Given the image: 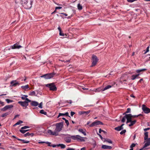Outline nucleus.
<instances>
[{
	"label": "nucleus",
	"mask_w": 150,
	"mask_h": 150,
	"mask_svg": "<svg viewBox=\"0 0 150 150\" xmlns=\"http://www.w3.org/2000/svg\"><path fill=\"white\" fill-rule=\"evenodd\" d=\"M136 144L134 143H132L130 146L131 149H133V147L135 146Z\"/></svg>",
	"instance_id": "nucleus-41"
},
{
	"label": "nucleus",
	"mask_w": 150,
	"mask_h": 150,
	"mask_svg": "<svg viewBox=\"0 0 150 150\" xmlns=\"http://www.w3.org/2000/svg\"><path fill=\"white\" fill-rule=\"evenodd\" d=\"M77 7L79 10H81L82 9V6L80 4H78Z\"/></svg>",
	"instance_id": "nucleus-28"
},
{
	"label": "nucleus",
	"mask_w": 150,
	"mask_h": 150,
	"mask_svg": "<svg viewBox=\"0 0 150 150\" xmlns=\"http://www.w3.org/2000/svg\"><path fill=\"white\" fill-rule=\"evenodd\" d=\"M8 114H9V113L8 112H6V113H4L2 115V117H4L6 116V115H8Z\"/></svg>",
	"instance_id": "nucleus-37"
},
{
	"label": "nucleus",
	"mask_w": 150,
	"mask_h": 150,
	"mask_svg": "<svg viewBox=\"0 0 150 150\" xmlns=\"http://www.w3.org/2000/svg\"><path fill=\"white\" fill-rule=\"evenodd\" d=\"M29 126H25L24 127H23L21 128V129H26L28 128H29Z\"/></svg>",
	"instance_id": "nucleus-36"
},
{
	"label": "nucleus",
	"mask_w": 150,
	"mask_h": 150,
	"mask_svg": "<svg viewBox=\"0 0 150 150\" xmlns=\"http://www.w3.org/2000/svg\"><path fill=\"white\" fill-rule=\"evenodd\" d=\"M98 134L99 136L100 137V139H102V140H103V137H102V136L100 134Z\"/></svg>",
	"instance_id": "nucleus-57"
},
{
	"label": "nucleus",
	"mask_w": 150,
	"mask_h": 150,
	"mask_svg": "<svg viewBox=\"0 0 150 150\" xmlns=\"http://www.w3.org/2000/svg\"><path fill=\"white\" fill-rule=\"evenodd\" d=\"M29 130V129H27L25 130H24L23 129H21L20 130V131L23 134H24L26 132Z\"/></svg>",
	"instance_id": "nucleus-31"
},
{
	"label": "nucleus",
	"mask_w": 150,
	"mask_h": 150,
	"mask_svg": "<svg viewBox=\"0 0 150 150\" xmlns=\"http://www.w3.org/2000/svg\"><path fill=\"white\" fill-rule=\"evenodd\" d=\"M130 111H131V109L129 108H127V110L126 111L125 113H129V112H130Z\"/></svg>",
	"instance_id": "nucleus-38"
},
{
	"label": "nucleus",
	"mask_w": 150,
	"mask_h": 150,
	"mask_svg": "<svg viewBox=\"0 0 150 150\" xmlns=\"http://www.w3.org/2000/svg\"><path fill=\"white\" fill-rule=\"evenodd\" d=\"M27 1V0H15L16 3L18 5L21 4L23 6H24V4H25L26 2Z\"/></svg>",
	"instance_id": "nucleus-10"
},
{
	"label": "nucleus",
	"mask_w": 150,
	"mask_h": 150,
	"mask_svg": "<svg viewBox=\"0 0 150 150\" xmlns=\"http://www.w3.org/2000/svg\"><path fill=\"white\" fill-rule=\"evenodd\" d=\"M146 69H141L137 70H136V72L137 73H139V72H142V71H146Z\"/></svg>",
	"instance_id": "nucleus-29"
},
{
	"label": "nucleus",
	"mask_w": 150,
	"mask_h": 150,
	"mask_svg": "<svg viewBox=\"0 0 150 150\" xmlns=\"http://www.w3.org/2000/svg\"><path fill=\"white\" fill-rule=\"evenodd\" d=\"M64 116H67L70 117V116L69 115V113L68 112H66L65 113H64Z\"/></svg>",
	"instance_id": "nucleus-50"
},
{
	"label": "nucleus",
	"mask_w": 150,
	"mask_h": 150,
	"mask_svg": "<svg viewBox=\"0 0 150 150\" xmlns=\"http://www.w3.org/2000/svg\"><path fill=\"white\" fill-rule=\"evenodd\" d=\"M21 141L23 143H25V144L29 143V141H26L24 139H22V140H21Z\"/></svg>",
	"instance_id": "nucleus-35"
},
{
	"label": "nucleus",
	"mask_w": 150,
	"mask_h": 150,
	"mask_svg": "<svg viewBox=\"0 0 150 150\" xmlns=\"http://www.w3.org/2000/svg\"><path fill=\"white\" fill-rule=\"evenodd\" d=\"M78 131L79 132L82 133L85 136L86 135V130L85 129H78Z\"/></svg>",
	"instance_id": "nucleus-21"
},
{
	"label": "nucleus",
	"mask_w": 150,
	"mask_h": 150,
	"mask_svg": "<svg viewBox=\"0 0 150 150\" xmlns=\"http://www.w3.org/2000/svg\"><path fill=\"white\" fill-rule=\"evenodd\" d=\"M52 146L53 147H55L56 146H57V145H51V146Z\"/></svg>",
	"instance_id": "nucleus-62"
},
{
	"label": "nucleus",
	"mask_w": 150,
	"mask_h": 150,
	"mask_svg": "<svg viewBox=\"0 0 150 150\" xmlns=\"http://www.w3.org/2000/svg\"><path fill=\"white\" fill-rule=\"evenodd\" d=\"M142 109L145 113L147 114L150 112V109L149 108L146 107L144 105H142Z\"/></svg>",
	"instance_id": "nucleus-12"
},
{
	"label": "nucleus",
	"mask_w": 150,
	"mask_h": 150,
	"mask_svg": "<svg viewBox=\"0 0 150 150\" xmlns=\"http://www.w3.org/2000/svg\"><path fill=\"white\" fill-rule=\"evenodd\" d=\"M132 115L130 114H126L122 118V122H125L126 119H127V121L126 123L127 124L129 122H130V124L129 125V127H131L136 122V120H132Z\"/></svg>",
	"instance_id": "nucleus-2"
},
{
	"label": "nucleus",
	"mask_w": 150,
	"mask_h": 150,
	"mask_svg": "<svg viewBox=\"0 0 150 150\" xmlns=\"http://www.w3.org/2000/svg\"><path fill=\"white\" fill-rule=\"evenodd\" d=\"M21 88L24 91H26L28 89L30 90V88L29 87L28 85L27 84L25 86H21Z\"/></svg>",
	"instance_id": "nucleus-18"
},
{
	"label": "nucleus",
	"mask_w": 150,
	"mask_h": 150,
	"mask_svg": "<svg viewBox=\"0 0 150 150\" xmlns=\"http://www.w3.org/2000/svg\"><path fill=\"white\" fill-rule=\"evenodd\" d=\"M60 13L61 14H62L66 16H67L68 15L67 14L64 13Z\"/></svg>",
	"instance_id": "nucleus-58"
},
{
	"label": "nucleus",
	"mask_w": 150,
	"mask_h": 150,
	"mask_svg": "<svg viewBox=\"0 0 150 150\" xmlns=\"http://www.w3.org/2000/svg\"><path fill=\"white\" fill-rule=\"evenodd\" d=\"M13 107V106L12 105H6L5 106L4 108L1 109V110L4 111L8 109L12 108Z\"/></svg>",
	"instance_id": "nucleus-14"
},
{
	"label": "nucleus",
	"mask_w": 150,
	"mask_h": 150,
	"mask_svg": "<svg viewBox=\"0 0 150 150\" xmlns=\"http://www.w3.org/2000/svg\"><path fill=\"white\" fill-rule=\"evenodd\" d=\"M22 47L21 45H18L17 43L14 44L13 45L11 46V48L12 49H19Z\"/></svg>",
	"instance_id": "nucleus-15"
},
{
	"label": "nucleus",
	"mask_w": 150,
	"mask_h": 150,
	"mask_svg": "<svg viewBox=\"0 0 150 150\" xmlns=\"http://www.w3.org/2000/svg\"><path fill=\"white\" fill-rule=\"evenodd\" d=\"M19 116V115H15L14 119H15L16 118V117H18Z\"/></svg>",
	"instance_id": "nucleus-61"
},
{
	"label": "nucleus",
	"mask_w": 150,
	"mask_h": 150,
	"mask_svg": "<svg viewBox=\"0 0 150 150\" xmlns=\"http://www.w3.org/2000/svg\"><path fill=\"white\" fill-rule=\"evenodd\" d=\"M46 86L50 88V90L55 91L57 90V88L54 83L48 84L46 85Z\"/></svg>",
	"instance_id": "nucleus-8"
},
{
	"label": "nucleus",
	"mask_w": 150,
	"mask_h": 150,
	"mask_svg": "<svg viewBox=\"0 0 150 150\" xmlns=\"http://www.w3.org/2000/svg\"><path fill=\"white\" fill-rule=\"evenodd\" d=\"M64 115V113H59V115L57 117V118H58L59 117H60L61 116H63Z\"/></svg>",
	"instance_id": "nucleus-39"
},
{
	"label": "nucleus",
	"mask_w": 150,
	"mask_h": 150,
	"mask_svg": "<svg viewBox=\"0 0 150 150\" xmlns=\"http://www.w3.org/2000/svg\"><path fill=\"white\" fill-rule=\"evenodd\" d=\"M150 129V128H145L144 129V131L145 132H147L146 131L148 130H149Z\"/></svg>",
	"instance_id": "nucleus-48"
},
{
	"label": "nucleus",
	"mask_w": 150,
	"mask_h": 150,
	"mask_svg": "<svg viewBox=\"0 0 150 150\" xmlns=\"http://www.w3.org/2000/svg\"><path fill=\"white\" fill-rule=\"evenodd\" d=\"M32 3L33 1L31 0H27L26 3L24 4L23 6L26 9H30L32 7Z\"/></svg>",
	"instance_id": "nucleus-6"
},
{
	"label": "nucleus",
	"mask_w": 150,
	"mask_h": 150,
	"mask_svg": "<svg viewBox=\"0 0 150 150\" xmlns=\"http://www.w3.org/2000/svg\"><path fill=\"white\" fill-rule=\"evenodd\" d=\"M98 59L96 55H92V62L91 66L93 67L95 66L97 64Z\"/></svg>",
	"instance_id": "nucleus-7"
},
{
	"label": "nucleus",
	"mask_w": 150,
	"mask_h": 150,
	"mask_svg": "<svg viewBox=\"0 0 150 150\" xmlns=\"http://www.w3.org/2000/svg\"><path fill=\"white\" fill-rule=\"evenodd\" d=\"M30 104L31 105L34 106H37L38 105V103L35 101H32Z\"/></svg>",
	"instance_id": "nucleus-22"
},
{
	"label": "nucleus",
	"mask_w": 150,
	"mask_h": 150,
	"mask_svg": "<svg viewBox=\"0 0 150 150\" xmlns=\"http://www.w3.org/2000/svg\"><path fill=\"white\" fill-rule=\"evenodd\" d=\"M103 124L102 122L100 121H96L93 122L92 124L90 125L89 126L90 127H93L98 125H103Z\"/></svg>",
	"instance_id": "nucleus-13"
},
{
	"label": "nucleus",
	"mask_w": 150,
	"mask_h": 150,
	"mask_svg": "<svg viewBox=\"0 0 150 150\" xmlns=\"http://www.w3.org/2000/svg\"><path fill=\"white\" fill-rule=\"evenodd\" d=\"M101 91V90L100 88H98L97 89L95 88L92 90V91H94L96 92H100Z\"/></svg>",
	"instance_id": "nucleus-25"
},
{
	"label": "nucleus",
	"mask_w": 150,
	"mask_h": 150,
	"mask_svg": "<svg viewBox=\"0 0 150 150\" xmlns=\"http://www.w3.org/2000/svg\"><path fill=\"white\" fill-rule=\"evenodd\" d=\"M25 100L27 101H18V103L23 107V108L24 109H26L27 106L28 105V103L31 101L28 98H26Z\"/></svg>",
	"instance_id": "nucleus-5"
},
{
	"label": "nucleus",
	"mask_w": 150,
	"mask_h": 150,
	"mask_svg": "<svg viewBox=\"0 0 150 150\" xmlns=\"http://www.w3.org/2000/svg\"><path fill=\"white\" fill-rule=\"evenodd\" d=\"M57 146H60L62 149H64L65 147L66 146L63 144H59L57 145Z\"/></svg>",
	"instance_id": "nucleus-26"
},
{
	"label": "nucleus",
	"mask_w": 150,
	"mask_h": 150,
	"mask_svg": "<svg viewBox=\"0 0 150 150\" xmlns=\"http://www.w3.org/2000/svg\"><path fill=\"white\" fill-rule=\"evenodd\" d=\"M124 125V124H122L121 126L116 127L115 128V129L117 131H120L123 129V126Z\"/></svg>",
	"instance_id": "nucleus-20"
},
{
	"label": "nucleus",
	"mask_w": 150,
	"mask_h": 150,
	"mask_svg": "<svg viewBox=\"0 0 150 150\" xmlns=\"http://www.w3.org/2000/svg\"><path fill=\"white\" fill-rule=\"evenodd\" d=\"M38 107L41 109L42 108V102H41V103H40V104L39 105Z\"/></svg>",
	"instance_id": "nucleus-46"
},
{
	"label": "nucleus",
	"mask_w": 150,
	"mask_h": 150,
	"mask_svg": "<svg viewBox=\"0 0 150 150\" xmlns=\"http://www.w3.org/2000/svg\"><path fill=\"white\" fill-rule=\"evenodd\" d=\"M126 132V130L125 129H124L122 131H121L120 132V134H125Z\"/></svg>",
	"instance_id": "nucleus-40"
},
{
	"label": "nucleus",
	"mask_w": 150,
	"mask_h": 150,
	"mask_svg": "<svg viewBox=\"0 0 150 150\" xmlns=\"http://www.w3.org/2000/svg\"><path fill=\"white\" fill-rule=\"evenodd\" d=\"M91 112L90 110H89L86 111H79V114L80 115H81L83 114H85L86 115H88Z\"/></svg>",
	"instance_id": "nucleus-17"
},
{
	"label": "nucleus",
	"mask_w": 150,
	"mask_h": 150,
	"mask_svg": "<svg viewBox=\"0 0 150 150\" xmlns=\"http://www.w3.org/2000/svg\"><path fill=\"white\" fill-rule=\"evenodd\" d=\"M137 0H127V2L129 3H132L134 1H136Z\"/></svg>",
	"instance_id": "nucleus-45"
},
{
	"label": "nucleus",
	"mask_w": 150,
	"mask_h": 150,
	"mask_svg": "<svg viewBox=\"0 0 150 150\" xmlns=\"http://www.w3.org/2000/svg\"><path fill=\"white\" fill-rule=\"evenodd\" d=\"M149 46H148L147 47L146 50V52H144V54H146V53H147L149 51Z\"/></svg>",
	"instance_id": "nucleus-47"
},
{
	"label": "nucleus",
	"mask_w": 150,
	"mask_h": 150,
	"mask_svg": "<svg viewBox=\"0 0 150 150\" xmlns=\"http://www.w3.org/2000/svg\"><path fill=\"white\" fill-rule=\"evenodd\" d=\"M30 135V133H29V132H27L24 135V136L25 137H27L28 136H29Z\"/></svg>",
	"instance_id": "nucleus-43"
},
{
	"label": "nucleus",
	"mask_w": 150,
	"mask_h": 150,
	"mask_svg": "<svg viewBox=\"0 0 150 150\" xmlns=\"http://www.w3.org/2000/svg\"><path fill=\"white\" fill-rule=\"evenodd\" d=\"M102 148L103 149H112V147L111 146H109L108 145H103L102 146Z\"/></svg>",
	"instance_id": "nucleus-19"
},
{
	"label": "nucleus",
	"mask_w": 150,
	"mask_h": 150,
	"mask_svg": "<svg viewBox=\"0 0 150 150\" xmlns=\"http://www.w3.org/2000/svg\"><path fill=\"white\" fill-rule=\"evenodd\" d=\"M144 145L143 148H145L150 145V138H148V132H145L144 133Z\"/></svg>",
	"instance_id": "nucleus-3"
},
{
	"label": "nucleus",
	"mask_w": 150,
	"mask_h": 150,
	"mask_svg": "<svg viewBox=\"0 0 150 150\" xmlns=\"http://www.w3.org/2000/svg\"><path fill=\"white\" fill-rule=\"evenodd\" d=\"M54 74L52 73H48L45 74L44 75L41 76L40 77L41 78H44L46 79H50L54 76Z\"/></svg>",
	"instance_id": "nucleus-9"
},
{
	"label": "nucleus",
	"mask_w": 150,
	"mask_h": 150,
	"mask_svg": "<svg viewBox=\"0 0 150 150\" xmlns=\"http://www.w3.org/2000/svg\"><path fill=\"white\" fill-rule=\"evenodd\" d=\"M75 114V112H74L71 111V116H73V115Z\"/></svg>",
	"instance_id": "nucleus-52"
},
{
	"label": "nucleus",
	"mask_w": 150,
	"mask_h": 150,
	"mask_svg": "<svg viewBox=\"0 0 150 150\" xmlns=\"http://www.w3.org/2000/svg\"><path fill=\"white\" fill-rule=\"evenodd\" d=\"M66 150H75V149L74 148H68Z\"/></svg>",
	"instance_id": "nucleus-53"
},
{
	"label": "nucleus",
	"mask_w": 150,
	"mask_h": 150,
	"mask_svg": "<svg viewBox=\"0 0 150 150\" xmlns=\"http://www.w3.org/2000/svg\"><path fill=\"white\" fill-rule=\"evenodd\" d=\"M40 113L42 114H43L45 115H46L47 114L46 112H45L44 110H40Z\"/></svg>",
	"instance_id": "nucleus-32"
},
{
	"label": "nucleus",
	"mask_w": 150,
	"mask_h": 150,
	"mask_svg": "<svg viewBox=\"0 0 150 150\" xmlns=\"http://www.w3.org/2000/svg\"><path fill=\"white\" fill-rule=\"evenodd\" d=\"M29 96H37V95H35V91H32L30 92L29 93Z\"/></svg>",
	"instance_id": "nucleus-27"
},
{
	"label": "nucleus",
	"mask_w": 150,
	"mask_h": 150,
	"mask_svg": "<svg viewBox=\"0 0 150 150\" xmlns=\"http://www.w3.org/2000/svg\"><path fill=\"white\" fill-rule=\"evenodd\" d=\"M10 83L11 86H15L17 85H20L19 83L17 82L16 80L11 81Z\"/></svg>",
	"instance_id": "nucleus-16"
},
{
	"label": "nucleus",
	"mask_w": 150,
	"mask_h": 150,
	"mask_svg": "<svg viewBox=\"0 0 150 150\" xmlns=\"http://www.w3.org/2000/svg\"><path fill=\"white\" fill-rule=\"evenodd\" d=\"M104 141L108 143H109L112 144V142L111 141V140L110 139H105Z\"/></svg>",
	"instance_id": "nucleus-30"
},
{
	"label": "nucleus",
	"mask_w": 150,
	"mask_h": 150,
	"mask_svg": "<svg viewBox=\"0 0 150 150\" xmlns=\"http://www.w3.org/2000/svg\"><path fill=\"white\" fill-rule=\"evenodd\" d=\"M141 115H142L141 114H139L138 115H132V118L133 117H138L139 116H141Z\"/></svg>",
	"instance_id": "nucleus-44"
},
{
	"label": "nucleus",
	"mask_w": 150,
	"mask_h": 150,
	"mask_svg": "<svg viewBox=\"0 0 150 150\" xmlns=\"http://www.w3.org/2000/svg\"><path fill=\"white\" fill-rule=\"evenodd\" d=\"M56 126V128L54 131L49 129L47 131V133L50 135L57 136L59 135V133L62 130L63 126V123L60 122L54 124Z\"/></svg>",
	"instance_id": "nucleus-1"
},
{
	"label": "nucleus",
	"mask_w": 150,
	"mask_h": 150,
	"mask_svg": "<svg viewBox=\"0 0 150 150\" xmlns=\"http://www.w3.org/2000/svg\"><path fill=\"white\" fill-rule=\"evenodd\" d=\"M66 137L64 138L65 141L67 143H69L71 142V136L69 134H64Z\"/></svg>",
	"instance_id": "nucleus-11"
},
{
	"label": "nucleus",
	"mask_w": 150,
	"mask_h": 150,
	"mask_svg": "<svg viewBox=\"0 0 150 150\" xmlns=\"http://www.w3.org/2000/svg\"><path fill=\"white\" fill-rule=\"evenodd\" d=\"M71 138L74 140L81 142L85 141L84 139H87L86 137H82L79 135L71 136Z\"/></svg>",
	"instance_id": "nucleus-4"
},
{
	"label": "nucleus",
	"mask_w": 150,
	"mask_h": 150,
	"mask_svg": "<svg viewBox=\"0 0 150 150\" xmlns=\"http://www.w3.org/2000/svg\"><path fill=\"white\" fill-rule=\"evenodd\" d=\"M139 75V74H137L135 75H133L132 76L131 79L132 80H134Z\"/></svg>",
	"instance_id": "nucleus-24"
},
{
	"label": "nucleus",
	"mask_w": 150,
	"mask_h": 150,
	"mask_svg": "<svg viewBox=\"0 0 150 150\" xmlns=\"http://www.w3.org/2000/svg\"><path fill=\"white\" fill-rule=\"evenodd\" d=\"M45 143L47 144L49 146H51V143L48 142H46Z\"/></svg>",
	"instance_id": "nucleus-49"
},
{
	"label": "nucleus",
	"mask_w": 150,
	"mask_h": 150,
	"mask_svg": "<svg viewBox=\"0 0 150 150\" xmlns=\"http://www.w3.org/2000/svg\"><path fill=\"white\" fill-rule=\"evenodd\" d=\"M59 35H60L62 36H64V34L62 33L61 32H59Z\"/></svg>",
	"instance_id": "nucleus-56"
},
{
	"label": "nucleus",
	"mask_w": 150,
	"mask_h": 150,
	"mask_svg": "<svg viewBox=\"0 0 150 150\" xmlns=\"http://www.w3.org/2000/svg\"><path fill=\"white\" fill-rule=\"evenodd\" d=\"M0 104H1L2 106H3L5 105L4 103V102H2L0 101Z\"/></svg>",
	"instance_id": "nucleus-55"
},
{
	"label": "nucleus",
	"mask_w": 150,
	"mask_h": 150,
	"mask_svg": "<svg viewBox=\"0 0 150 150\" xmlns=\"http://www.w3.org/2000/svg\"><path fill=\"white\" fill-rule=\"evenodd\" d=\"M23 123V122L21 120H19L16 123V125H19L21 123Z\"/></svg>",
	"instance_id": "nucleus-42"
},
{
	"label": "nucleus",
	"mask_w": 150,
	"mask_h": 150,
	"mask_svg": "<svg viewBox=\"0 0 150 150\" xmlns=\"http://www.w3.org/2000/svg\"><path fill=\"white\" fill-rule=\"evenodd\" d=\"M30 135H31V137H33L34 135V134L33 133H30Z\"/></svg>",
	"instance_id": "nucleus-64"
},
{
	"label": "nucleus",
	"mask_w": 150,
	"mask_h": 150,
	"mask_svg": "<svg viewBox=\"0 0 150 150\" xmlns=\"http://www.w3.org/2000/svg\"><path fill=\"white\" fill-rule=\"evenodd\" d=\"M112 87V86L110 85H108L105 86L103 90V91H104L105 90L108 89Z\"/></svg>",
	"instance_id": "nucleus-23"
},
{
	"label": "nucleus",
	"mask_w": 150,
	"mask_h": 150,
	"mask_svg": "<svg viewBox=\"0 0 150 150\" xmlns=\"http://www.w3.org/2000/svg\"><path fill=\"white\" fill-rule=\"evenodd\" d=\"M28 97V96L26 95H23L21 97V98L22 100H25L26 98H27Z\"/></svg>",
	"instance_id": "nucleus-34"
},
{
	"label": "nucleus",
	"mask_w": 150,
	"mask_h": 150,
	"mask_svg": "<svg viewBox=\"0 0 150 150\" xmlns=\"http://www.w3.org/2000/svg\"><path fill=\"white\" fill-rule=\"evenodd\" d=\"M58 29L59 30V32H61V28H60V27H58Z\"/></svg>",
	"instance_id": "nucleus-59"
},
{
	"label": "nucleus",
	"mask_w": 150,
	"mask_h": 150,
	"mask_svg": "<svg viewBox=\"0 0 150 150\" xmlns=\"http://www.w3.org/2000/svg\"><path fill=\"white\" fill-rule=\"evenodd\" d=\"M81 150H86L85 147H83L81 149Z\"/></svg>",
	"instance_id": "nucleus-63"
},
{
	"label": "nucleus",
	"mask_w": 150,
	"mask_h": 150,
	"mask_svg": "<svg viewBox=\"0 0 150 150\" xmlns=\"http://www.w3.org/2000/svg\"><path fill=\"white\" fill-rule=\"evenodd\" d=\"M102 131H103L101 129H99V132L100 133L102 132Z\"/></svg>",
	"instance_id": "nucleus-60"
},
{
	"label": "nucleus",
	"mask_w": 150,
	"mask_h": 150,
	"mask_svg": "<svg viewBox=\"0 0 150 150\" xmlns=\"http://www.w3.org/2000/svg\"><path fill=\"white\" fill-rule=\"evenodd\" d=\"M65 123L67 125V126H68L69 125V122L68 120H67L66 122H65Z\"/></svg>",
	"instance_id": "nucleus-54"
},
{
	"label": "nucleus",
	"mask_w": 150,
	"mask_h": 150,
	"mask_svg": "<svg viewBox=\"0 0 150 150\" xmlns=\"http://www.w3.org/2000/svg\"><path fill=\"white\" fill-rule=\"evenodd\" d=\"M62 8V7L61 6H58L55 7V10L61 9Z\"/></svg>",
	"instance_id": "nucleus-51"
},
{
	"label": "nucleus",
	"mask_w": 150,
	"mask_h": 150,
	"mask_svg": "<svg viewBox=\"0 0 150 150\" xmlns=\"http://www.w3.org/2000/svg\"><path fill=\"white\" fill-rule=\"evenodd\" d=\"M6 102L7 103H12L13 102V100L9 99H6L5 100Z\"/></svg>",
	"instance_id": "nucleus-33"
}]
</instances>
